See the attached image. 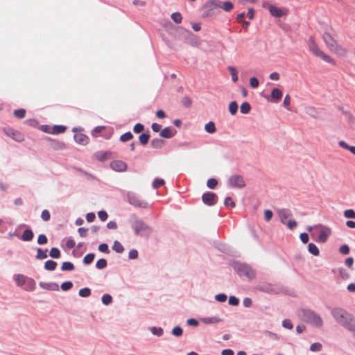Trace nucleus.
I'll use <instances>...</instances> for the list:
<instances>
[{"label":"nucleus","mask_w":355,"mask_h":355,"mask_svg":"<svg viewBox=\"0 0 355 355\" xmlns=\"http://www.w3.org/2000/svg\"><path fill=\"white\" fill-rule=\"evenodd\" d=\"M128 223L137 236L148 237L151 233L150 227L135 214L130 216Z\"/></svg>","instance_id":"obj_3"},{"label":"nucleus","mask_w":355,"mask_h":355,"mask_svg":"<svg viewBox=\"0 0 355 355\" xmlns=\"http://www.w3.org/2000/svg\"><path fill=\"white\" fill-rule=\"evenodd\" d=\"M37 254L35 256V258L38 260H43L47 257L46 252H48V250L46 249L45 250H43L40 248H37Z\"/></svg>","instance_id":"obj_25"},{"label":"nucleus","mask_w":355,"mask_h":355,"mask_svg":"<svg viewBox=\"0 0 355 355\" xmlns=\"http://www.w3.org/2000/svg\"><path fill=\"white\" fill-rule=\"evenodd\" d=\"M344 216L347 218H355V211L353 209H347L344 211Z\"/></svg>","instance_id":"obj_52"},{"label":"nucleus","mask_w":355,"mask_h":355,"mask_svg":"<svg viewBox=\"0 0 355 355\" xmlns=\"http://www.w3.org/2000/svg\"><path fill=\"white\" fill-rule=\"evenodd\" d=\"M138 257V251L135 249H132L128 253V258L130 259H135Z\"/></svg>","instance_id":"obj_63"},{"label":"nucleus","mask_w":355,"mask_h":355,"mask_svg":"<svg viewBox=\"0 0 355 355\" xmlns=\"http://www.w3.org/2000/svg\"><path fill=\"white\" fill-rule=\"evenodd\" d=\"M107 260L105 259H100L96 263V267L97 269L102 270L107 266Z\"/></svg>","instance_id":"obj_42"},{"label":"nucleus","mask_w":355,"mask_h":355,"mask_svg":"<svg viewBox=\"0 0 355 355\" xmlns=\"http://www.w3.org/2000/svg\"><path fill=\"white\" fill-rule=\"evenodd\" d=\"M144 129V125L140 123H138L135 125L133 128V131L135 133H140Z\"/></svg>","instance_id":"obj_58"},{"label":"nucleus","mask_w":355,"mask_h":355,"mask_svg":"<svg viewBox=\"0 0 355 355\" xmlns=\"http://www.w3.org/2000/svg\"><path fill=\"white\" fill-rule=\"evenodd\" d=\"M238 111V104L236 101H232L229 105V112L232 115H234Z\"/></svg>","instance_id":"obj_41"},{"label":"nucleus","mask_w":355,"mask_h":355,"mask_svg":"<svg viewBox=\"0 0 355 355\" xmlns=\"http://www.w3.org/2000/svg\"><path fill=\"white\" fill-rule=\"evenodd\" d=\"M132 138H133V135L132 134L131 132L129 131V132H127L121 135L119 140L121 142H126L128 141H130Z\"/></svg>","instance_id":"obj_39"},{"label":"nucleus","mask_w":355,"mask_h":355,"mask_svg":"<svg viewBox=\"0 0 355 355\" xmlns=\"http://www.w3.org/2000/svg\"><path fill=\"white\" fill-rule=\"evenodd\" d=\"M228 185L234 189H243L245 187V182L242 175L235 174L231 175L227 181Z\"/></svg>","instance_id":"obj_8"},{"label":"nucleus","mask_w":355,"mask_h":355,"mask_svg":"<svg viewBox=\"0 0 355 355\" xmlns=\"http://www.w3.org/2000/svg\"><path fill=\"white\" fill-rule=\"evenodd\" d=\"M269 11L271 15L278 18L282 17L284 15V10L283 9L272 5L269 6Z\"/></svg>","instance_id":"obj_18"},{"label":"nucleus","mask_w":355,"mask_h":355,"mask_svg":"<svg viewBox=\"0 0 355 355\" xmlns=\"http://www.w3.org/2000/svg\"><path fill=\"white\" fill-rule=\"evenodd\" d=\"M74 269V265L70 261L63 262L61 266L62 271H71Z\"/></svg>","instance_id":"obj_33"},{"label":"nucleus","mask_w":355,"mask_h":355,"mask_svg":"<svg viewBox=\"0 0 355 355\" xmlns=\"http://www.w3.org/2000/svg\"><path fill=\"white\" fill-rule=\"evenodd\" d=\"M26 278H27V277H26L21 274L16 275H15V281H16L17 286H24Z\"/></svg>","instance_id":"obj_34"},{"label":"nucleus","mask_w":355,"mask_h":355,"mask_svg":"<svg viewBox=\"0 0 355 355\" xmlns=\"http://www.w3.org/2000/svg\"><path fill=\"white\" fill-rule=\"evenodd\" d=\"M277 214L281 223L284 225L286 223V220L293 216L291 211L285 208L279 209Z\"/></svg>","instance_id":"obj_14"},{"label":"nucleus","mask_w":355,"mask_h":355,"mask_svg":"<svg viewBox=\"0 0 355 355\" xmlns=\"http://www.w3.org/2000/svg\"><path fill=\"white\" fill-rule=\"evenodd\" d=\"M57 262H55V261H53V260H47L45 263H44V269L46 270H49V271H53L55 270L56 268V266H57Z\"/></svg>","instance_id":"obj_23"},{"label":"nucleus","mask_w":355,"mask_h":355,"mask_svg":"<svg viewBox=\"0 0 355 355\" xmlns=\"http://www.w3.org/2000/svg\"><path fill=\"white\" fill-rule=\"evenodd\" d=\"M78 295L82 297H87L91 295V289L85 287L79 290Z\"/></svg>","instance_id":"obj_43"},{"label":"nucleus","mask_w":355,"mask_h":355,"mask_svg":"<svg viewBox=\"0 0 355 355\" xmlns=\"http://www.w3.org/2000/svg\"><path fill=\"white\" fill-rule=\"evenodd\" d=\"M39 286L45 290L48 291H58L59 290V286L55 282H40L39 284Z\"/></svg>","instance_id":"obj_17"},{"label":"nucleus","mask_w":355,"mask_h":355,"mask_svg":"<svg viewBox=\"0 0 355 355\" xmlns=\"http://www.w3.org/2000/svg\"><path fill=\"white\" fill-rule=\"evenodd\" d=\"M233 3L230 1H220L218 0H211L207 2L204 6V17H209L214 15V9L216 8H222L225 11H230L233 8Z\"/></svg>","instance_id":"obj_4"},{"label":"nucleus","mask_w":355,"mask_h":355,"mask_svg":"<svg viewBox=\"0 0 355 355\" xmlns=\"http://www.w3.org/2000/svg\"><path fill=\"white\" fill-rule=\"evenodd\" d=\"M66 129H67V128L64 125H55L51 128V134H53V135L61 134V133H63L66 130Z\"/></svg>","instance_id":"obj_24"},{"label":"nucleus","mask_w":355,"mask_h":355,"mask_svg":"<svg viewBox=\"0 0 355 355\" xmlns=\"http://www.w3.org/2000/svg\"><path fill=\"white\" fill-rule=\"evenodd\" d=\"M309 50L315 56L320 58L324 62L329 63L334 66L336 64L335 60L330 55L324 53L315 43L313 37H310L307 42Z\"/></svg>","instance_id":"obj_5"},{"label":"nucleus","mask_w":355,"mask_h":355,"mask_svg":"<svg viewBox=\"0 0 355 355\" xmlns=\"http://www.w3.org/2000/svg\"><path fill=\"white\" fill-rule=\"evenodd\" d=\"M250 109L251 106L248 102H243L240 107V111L242 114H248Z\"/></svg>","instance_id":"obj_37"},{"label":"nucleus","mask_w":355,"mask_h":355,"mask_svg":"<svg viewBox=\"0 0 355 355\" xmlns=\"http://www.w3.org/2000/svg\"><path fill=\"white\" fill-rule=\"evenodd\" d=\"M205 130L209 134H213L216 131V128L215 124L212 121H209L205 126Z\"/></svg>","instance_id":"obj_31"},{"label":"nucleus","mask_w":355,"mask_h":355,"mask_svg":"<svg viewBox=\"0 0 355 355\" xmlns=\"http://www.w3.org/2000/svg\"><path fill=\"white\" fill-rule=\"evenodd\" d=\"M49 256L53 259H58L60 257V251L58 248H52L49 252Z\"/></svg>","instance_id":"obj_40"},{"label":"nucleus","mask_w":355,"mask_h":355,"mask_svg":"<svg viewBox=\"0 0 355 355\" xmlns=\"http://www.w3.org/2000/svg\"><path fill=\"white\" fill-rule=\"evenodd\" d=\"M282 96V92L278 88H274L271 92V98L275 101H279Z\"/></svg>","instance_id":"obj_27"},{"label":"nucleus","mask_w":355,"mask_h":355,"mask_svg":"<svg viewBox=\"0 0 355 355\" xmlns=\"http://www.w3.org/2000/svg\"><path fill=\"white\" fill-rule=\"evenodd\" d=\"M112 250L117 253H122L124 251V248L119 241H115L112 245Z\"/></svg>","instance_id":"obj_32"},{"label":"nucleus","mask_w":355,"mask_h":355,"mask_svg":"<svg viewBox=\"0 0 355 355\" xmlns=\"http://www.w3.org/2000/svg\"><path fill=\"white\" fill-rule=\"evenodd\" d=\"M164 140L159 138H155L151 141V146L153 148H161L164 145Z\"/></svg>","instance_id":"obj_28"},{"label":"nucleus","mask_w":355,"mask_h":355,"mask_svg":"<svg viewBox=\"0 0 355 355\" xmlns=\"http://www.w3.org/2000/svg\"><path fill=\"white\" fill-rule=\"evenodd\" d=\"M36 283L32 278L28 277L26 279L25 284H24V289L26 291H33L35 289Z\"/></svg>","instance_id":"obj_20"},{"label":"nucleus","mask_w":355,"mask_h":355,"mask_svg":"<svg viewBox=\"0 0 355 355\" xmlns=\"http://www.w3.org/2000/svg\"><path fill=\"white\" fill-rule=\"evenodd\" d=\"M126 196L128 202L133 207L144 209L148 207V203L141 200L137 193L132 191H128Z\"/></svg>","instance_id":"obj_7"},{"label":"nucleus","mask_w":355,"mask_h":355,"mask_svg":"<svg viewBox=\"0 0 355 355\" xmlns=\"http://www.w3.org/2000/svg\"><path fill=\"white\" fill-rule=\"evenodd\" d=\"M171 334L175 337H180L182 336L183 330L180 326H175L171 330Z\"/></svg>","instance_id":"obj_38"},{"label":"nucleus","mask_w":355,"mask_h":355,"mask_svg":"<svg viewBox=\"0 0 355 355\" xmlns=\"http://www.w3.org/2000/svg\"><path fill=\"white\" fill-rule=\"evenodd\" d=\"M3 132L6 135L10 137L12 139H13L15 141L17 142H21L24 139L23 134H21L20 132L17 130H14L12 128H5L3 129Z\"/></svg>","instance_id":"obj_11"},{"label":"nucleus","mask_w":355,"mask_h":355,"mask_svg":"<svg viewBox=\"0 0 355 355\" xmlns=\"http://www.w3.org/2000/svg\"><path fill=\"white\" fill-rule=\"evenodd\" d=\"M259 80L257 78L252 77L250 79V85L252 88H257L259 86Z\"/></svg>","instance_id":"obj_64"},{"label":"nucleus","mask_w":355,"mask_h":355,"mask_svg":"<svg viewBox=\"0 0 355 355\" xmlns=\"http://www.w3.org/2000/svg\"><path fill=\"white\" fill-rule=\"evenodd\" d=\"M164 183L165 182L163 179L155 178L153 182L152 186H153V189H157L159 187H160L161 186L164 185Z\"/></svg>","instance_id":"obj_45"},{"label":"nucleus","mask_w":355,"mask_h":355,"mask_svg":"<svg viewBox=\"0 0 355 355\" xmlns=\"http://www.w3.org/2000/svg\"><path fill=\"white\" fill-rule=\"evenodd\" d=\"M308 250L309 253L314 256H318L320 254L318 248L313 243H310L308 245Z\"/></svg>","instance_id":"obj_30"},{"label":"nucleus","mask_w":355,"mask_h":355,"mask_svg":"<svg viewBox=\"0 0 355 355\" xmlns=\"http://www.w3.org/2000/svg\"><path fill=\"white\" fill-rule=\"evenodd\" d=\"M331 315L342 327L351 332H355V317L344 309L336 307L331 311Z\"/></svg>","instance_id":"obj_1"},{"label":"nucleus","mask_w":355,"mask_h":355,"mask_svg":"<svg viewBox=\"0 0 355 355\" xmlns=\"http://www.w3.org/2000/svg\"><path fill=\"white\" fill-rule=\"evenodd\" d=\"M298 318L303 322L315 328H321L323 320L320 315L309 309H300L297 311Z\"/></svg>","instance_id":"obj_2"},{"label":"nucleus","mask_w":355,"mask_h":355,"mask_svg":"<svg viewBox=\"0 0 355 355\" xmlns=\"http://www.w3.org/2000/svg\"><path fill=\"white\" fill-rule=\"evenodd\" d=\"M329 49L331 53L336 54L340 57L345 58L347 54V50L342 45H340L338 42L332 45Z\"/></svg>","instance_id":"obj_12"},{"label":"nucleus","mask_w":355,"mask_h":355,"mask_svg":"<svg viewBox=\"0 0 355 355\" xmlns=\"http://www.w3.org/2000/svg\"><path fill=\"white\" fill-rule=\"evenodd\" d=\"M150 331L155 336L161 337L164 335V329L162 327H149Z\"/></svg>","instance_id":"obj_26"},{"label":"nucleus","mask_w":355,"mask_h":355,"mask_svg":"<svg viewBox=\"0 0 355 355\" xmlns=\"http://www.w3.org/2000/svg\"><path fill=\"white\" fill-rule=\"evenodd\" d=\"M182 103L184 107H189L192 104V101L189 96H184L182 100Z\"/></svg>","instance_id":"obj_55"},{"label":"nucleus","mask_w":355,"mask_h":355,"mask_svg":"<svg viewBox=\"0 0 355 355\" xmlns=\"http://www.w3.org/2000/svg\"><path fill=\"white\" fill-rule=\"evenodd\" d=\"M95 257V254L94 253H89L83 258V263L86 265L90 264L92 263Z\"/></svg>","instance_id":"obj_44"},{"label":"nucleus","mask_w":355,"mask_h":355,"mask_svg":"<svg viewBox=\"0 0 355 355\" xmlns=\"http://www.w3.org/2000/svg\"><path fill=\"white\" fill-rule=\"evenodd\" d=\"M34 236L31 229H26L22 234L21 239L24 241H31Z\"/></svg>","instance_id":"obj_22"},{"label":"nucleus","mask_w":355,"mask_h":355,"mask_svg":"<svg viewBox=\"0 0 355 355\" xmlns=\"http://www.w3.org/2000/svg\"><path fill=\"white\" fill-rule=\"evenodd\" d=\"M228 303L232 306H237L239 304V300L235 296H230L229 297Z\"/></svg>","instance_id":"obj_59"},{"label":"nucleus","mask_w":355,"mask_h":355,"mask_svg":"<svg viewBox=\"0 0 355 355\" xmlns=\"http://www.w3.org/2000/svg\"><path fill=\"white\" fill-rule=\"evenodd\" d=\"M334 32L333 28L329 26L324 30L322 34L323 41L329 49L337 42L333 35Z\"/></svg>","instance_id":"obj_9"},{"label":"nucleus","mask_w":355,"mask_h":355,"mask_svg":"<svg viewBox=\"0 0 355 355\" xmlns=\"http://www.w3.org/2000/svg\"><path fill=\"white\" fill-rule=\"evenodd\" d=\"M48 242V239L45 234H40L37 237V243L39 245H44Z\"/></svg>","instance_id":"obj_53"},{"label":"nucleus","mask_w":355,"mask_h":355,"mask_svg":"<svg viewBox=\"0 0 355 355\" xmlns=\"http://www.w3.org/2000/svg\"><path fill=\"white\" fill-rule=\"evenodd\" d=\"M176 134V130L171 127H166L161 130L159 135L163 138L170 139Z\"/></svg>","instance_id":"obj_16"},{"label":"nucleus","mask_w":355,"mask_h":355,"mask_svg":"<svg viewBox=\"0 0 355 355\" xmlns=\"http://www.w3.org/2000/svg\"><path fill=\"white\" fill-rule=\"evenodd\" d=\"M171 19L175 23L180 24L182 22V17L180 12H176L171 15Z\"/></svg>","instance_id":"obj_48"},{"label":"nucleus","mask_w":355,"mask_h":355,"mask_svg":"<svg viewBox=\"0 0 355 355\" xmlns=\"http://www.w3.org/2000/svg\"><path fill=\"white\" fill-rule=\"evenodd\" d=\"M14 116L18 119H23L26 115V110L24 109H18L14 111Z\"/></svg>","instance_id":"obj_46"},{"label":"nucleus","mask_w":355,"mask_h":355,"mask_svg":"<svg viewBox=\"0 0 355 355\" xmlns=\"http://www.w3.org/2000/svg\"><path fill=\"white\" fill-rule=\"evenodd\" d=\"M72 287L73 283L70 281L64 282L60 286L61 289L64 291L70 290Z\"/></svg>","instance_id":"obj_51"},{"label":"nucleus","mask_w":355,"mask_h":355,"mask_svg":"<svg viewBox=\"0 0 355 355\" xmlns=\"http://www.w3.org/2000/svg\"><path fill=\"white\" fill-rule=\"evenodd\" d=\"M150 139V135L148 133H142L139 137V141L141 144L146 145L148 144Z\"/></svg>","instance_id":"obj_35"},{"label":"nucleus","mask_w":355,"mask_h":355,"mask_svg":"<svg viewBox=\"0 0 355 355\" xmlns=\"http://www.w3.org/2000/svg\"><path fill=\"white\" fill-rule=\"evenodd\" d=\"M98 216L101 220L105 221L108 217V215L105 211L101 210L98 212Z\"/></svg>","instance_id":"obj_62"},{"label":"nucleus","mask_w":355,"mask_h":355,"mask_svg":"<svg viewBox=\"0 0 355 355\" xmlns=\"http://www.w3.org/2000/svg\"><path fill=\"white\" fill-rule=\"evenodd\" d=\"M319 227H320V230L318 237V241L321 243H324L330 235V230L322 225H319Z\"/></svg>","instance_id":"obj_15"},{"label":"nucleus","mask_w":355,"mask_h":355,"mask_svg":"<svg viewBox=\"0 0 355 355\" xmlns=\"http://www.w3.org/2000/svg\"><path fill=\"white\" fill-rule=\"evenodd\" d=\"M110 168L116 172H124L127 170V164L121 160H114L110 162Z\"/></svg>","instance_id":"obj_13"},{"label":"nucleus","mask_w":355,"mask_h":355,"mask_svg":"<svg viewBox=\"0 0 355 355\" xmlns=\"http://www.w3.org/2000/svg\"><path fill=\"white\" fill-rule=\"evenodd\" d=\"M202 323L205 324H216L218 322H220L223 320L219 318L217 316H213V317H205L202 318L200 319Z\"/></svg>","instance_id":"obj_21"},{"label":"nucleus","mask_w":355,"mask_h":355,"mask_svg":"<svg viewBox=\"0 0 355 355\" xmlns=\"http://www.w3.org/2000/svg\"><path fill=\"white\" fill-rule=\"evenodd\" d=\"M98 250L106 254L110 253V250L107 243H101L98 245Z\"/></svg>","instance_id":"obj_57"},{"label":"nucleus","mask_w":355,"mask_h":355,"mask_svg":"<svg viewBox=\"0 0 355 355\" xmlns=\"http://www.w3.org/2000/svg\"><path fill=\"white\" fill-rule=\"evenodd\" d=\"M232 267L239 276L246 277L249 279H253L256 277V271L247 263L235 261Z\"/></svg>","instance_id":"obj_6"},{"label":"nucleus","mask_w":355,"mask_h":355,"mask_svg":"<svg viewBox=\"0 0 355 355\" xmlns=\"http://www.w3.org/2000/svg\"><path fill=\"white\" fill-rule=\"evenodd\" d=\"M227 69L232 76V81L234 83L237 82L238 81V75H237V71H236V69L232 66H229L227 67Z\"/></svg>","instance_id":"obj_36"},{"label":"nucleus","mask_w":355,"mask_h":355,"mask_svg":"<svg viewBox=\"0 0 355 355\" xmlns=\"http://www.w3.org/2000/svg\"><path fill=\"white\" fill-rule=\"evenodd\" d=\"M202 200L207 206H214L217 203L218 196L213 192L207 191L202 195Z\"/></svg>","instance_id":"obj_10"},{"label":"nucleus","mask_w":355,"mask_h":355,"mask_svg":"<svg viewBox=\"0 0 355 355\" xmlns=\"http://www.w3.org/2000/svg\"><path fill=\"white\" fill-rule=\"evenodd\" d=\"M227 295L225 293H219L215 295V300L220 302H224L227 300Z\"/></svg>","instance_id":"obj_61"},{"label":"nucleus","mask_w":355,"mask_h":355,"mask_svg":"<svg viewBox=\"0 0 355 355\" xmlns=\"http://www.w3.org/2000/svg\"><path fill=\"white\" fill-rule=\"evenodd\" d=\"M282 327L288 329H292L293 325L289 319H284L282 321Z\"/></svg>","instance_id":"obj_56"},{"label":"nucleus","mask_w":355,"mask_h":355,"mask_svg":"<svg viewBox=\"0 0 355 355\" xmlns=\"http://www.w3.org/2000/svg\"><path fill=\"white\" fill-rule=\"evenodd\" d=\"M41 218L45 222L49 221L51 218L49 211L47 209L43 210L41 214Z\"/></svg>","instance_id":"obj_54"},{"label":"nucleus","mask_w":355,"mask_h":355,"mask_svg":"<svg viewBox=\"0 0 355 355\" xmlns=\"http://www.w3.org/2000/svg\"><path fill=\"white\" fill-rule=\"evenodd\" d=\"M101 300L103 304L109 305L112 302V297L110 294H104L101 297Z\"/></svg>","instance_id":"obj_47"},{"label":"nucleus","mask_w":355,"mask_h":355,"mask_svg":"<svg viewBox=\"0 0 355 355\" xmlns=\"http://www.w3.org/2000/svg\"><path fill=\"white\" fill-rule=\"evenodd\" d=\"M224 205L226 207L230 206L234 207L236 206L235 202L232 200L231 197H226L224 200Z\"/></svg>","instance_id":"obj_60"},{"label":"nucleus","mask_w":355,"mask_h":355,"mask_svg":"<svg viewBox=\"0 0 355 355\" xmlns=\"http://www.w3.org/2000/svg\"><path fill=\"white\" fill-rule=\"evenodd\" d=\"M73 137L75 141L81 145H86L89 141V137L83 133H76Z\"/></svg>","instance_id":"obj_19"},{"label":"nucleus","mask_w":355,"mask_h":355,"mask_svg":"<svg viewBox=\"0 0 355 355\" xmlns=\"http://www.w3.org/2000/svg\"><path fill=\"white\" fill-rule=\"evenodd\" d=\"M322 349V345L320 343H314L311 345L310 350L311 352H320Z\"/></svg>","instance_id":"obj_49"},{"label":"nucleus","mask_w":355,"mask_h":355,"mask_svg":"<svg viewBox=\"0 0 355 355\" xmlns=\"http://www.w3.org/2000/svg\"><path fill=\"white\" fill-rule=\"evenodd\" d=\"M218 184V180L215 178H210L207 180V186L211 189H215Z\"/></svg>","instance_id":"obj_50"},{"label":"nucleus","mask_w":355,"mask_h":355,"mask_svg":"<svg viewBox=\"0 0 355 355\" xmlns=\"http://www.w3.org/2000/svg\"><path fill=\"white\" fill-rule=\"evenodd\" d=\"M257 289L260 291L265 293H270L272 291V288L270 284H261L257 286Z\"/></svg>","instance_id":"obj_29"}]
</instances>
